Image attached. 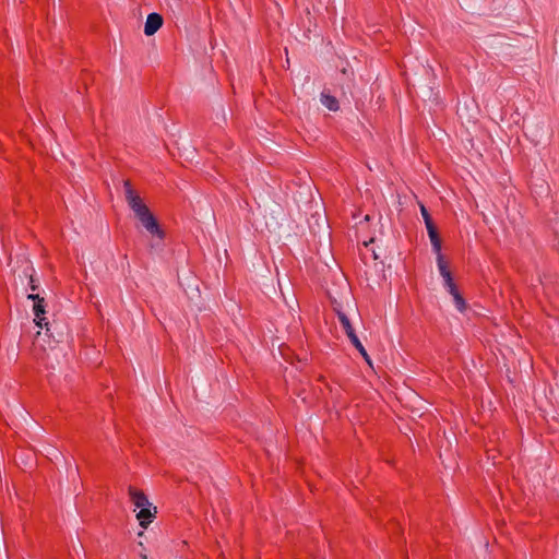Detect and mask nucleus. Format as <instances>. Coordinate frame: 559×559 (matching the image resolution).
Returning a JSON list of instances; mask_svg holds the SVG:
<instances>
[{
	"label": "nucleus",
	"instance_id": "obj_1",
	"mask_svg": "<svg viewBox=\"0 0 559 559\" xmlns=\"http://www.w3.org/2000/svg\"><path fill=\"white\" fill-rule=\"evenodd\" d=\"M123 187L126 201L133 211L135 217L141 222L147 233L163 240L165 238V231L160 228L157 218L143 202L142 198L132 188L131 181L124 180Z\"/></svg>",
	"mask_w": 559,
	"mask_h": 559
},
{
	"label": "nucleus",
	"instance_id": "obj_2",
	"mask_svg": "<svg viewBox=\"0 0 559 559\" xmlns=\"http://www.w3.org/2000/svg\"><path fill=\"white\" fill-rule=\"evenodd\" d=\"M438 269H439L440 275L443 277L444 287L453 296L455 307L461 312L464 311L466 309V302H465V299L463 298V296L460 294V292L454 283L452 273L449 269V265L448 264L440 265V267H438Z\"/></svg>",
	"mask_w": 559,
	"mask_h": 559
},
{
	"label": "nucleus",
	"instance_id": "obj_3",
	"mask_svg": "<svg viewBox=\"0 0 559 559\" xmlns=\"http://www.w3.org/2000/svg\"><path fill=\"white\" fill-rule=\"evenodd\" d=\"M337 318H338V321H340L344 332L346 333L347 337L349 338L350 343L353 344V346L360 353V355L365 358V360L370 365L371 364L370 357L367 354L360 340L356 335L355 330H354L348 317L344 312L337 310Z\"/></svg>",
	"mask_w": 559,
	"mask_h": 559
},
{
	"label": "nucleus",
	"instance_id": "obj_4",
	"mask_svg": "<svg viewBox=\"0 0 559 559\" xmlns=\"http://www.w3.org/2000/svg\"><path fill=\"white\" fill-rule=\"evenodd\" d=\"M426 228H427L428 236H429V239H430V242L432 246V250L437 254L438 267H440V265H447L448 262L445 261L444 255L441 252L442 241H441V238H440V235H439L436 224L435 223L427 224Z\"/></svg>",
	"mask_w": 559,
	"mask_h": 559
},
{
	"label": "nucleus",
	"instance_id": "obj_5",
	"mask_svg": "<svg viewBox=\"0 0 559 559\" xmlns=\"http://www.w3.org/2000/svg\"><path fill=\"white\" fill-rule=\"evenodd\" d=\"M28 299H32L34 301L33 305V312L35 314V322L39 328H46L47 331H49L48 322L46 320L45 313H46V301L45 298L40 297L38 294H29L27 296Z\"/></svg>",
	"mask_w": 559,
	"mask_h": 559
},
{
	"label": "nucleus",
	"instance_id": "obj_6",
	"mask_svg": "<svg viewBox=\"0 0 559 559\" xmlns=\"http://www.w3.org/2000/svg\"><path fill=\"white\" fill-rule=\"evenodd\" d=\"M164 20L163 16L158 13H150L146 17V22L144 25V34L146 36L154 35L162 26Z\"/></svg>",
	"mask_w": 559,
	"mask_h": 559
},
{
	"label": "nucleus",
	"instance_id": "obj_7",
	"mask_svg": "<svg viewBox=\"0 0 559 559\" xmlns=\"http://www.w3.org/2000/svg\"><path fill=\"white\" fill-rule=\"evenodd\" d=\"M128 491H129L130 500L136 508L152 506L151 502L148 501L146 495L142 490H139L135 487L130 486Z\"/></svg>",
	"mask_w": 559,
	"mask_h": 559
},
{
	"label": "nucleus",
	"instance_id": "obj_8",
	"mask_svg": "<svg viewBox=\"0 0 559 559\" xmlns=\"http://www.w3.org/2000/svg\"><path fill=\"white\" fill-rule=\"evenodd\" d=\"M139 509L140 511L138 512L136 518L140 522V525L143 528H146L157 513L156 507L153 508V511L151 510V507H142Z\"/></svg>",
	"mask_w": 559,
	"mask_h": 559
},
{
	"label": "nucleus",
	"instance_id": "obj_9",
	"mask_svg": "<svg viewBox=\"0 0 559 559\" xmlns=\"http://www.w3.org/2000/svg\"><path fill=\"white\" fill-rule=\"evenodd\" d=\"M321 103L329 110H332V111H336L340 108L338 100L336 99V97L326 92L321 93Z\"/></svg>",
	"mask_w": 559,
	"mask_h": 559
},
{
	"label": "nucleus",
	"instance_id": "obj_10",
	"mask_svg": "<svg viewBox=\"0 0 559 559\" xmlns=\"http://www.w3.org/2000/svg\"><path fill=\"white\" fill-rule=\"evenodd\" d=\"M420 213H421V216H423V218L425 221V225L433 223V221L431 218V215L429 214V212L426 209V206L423 205V204H420Z\"/></svg>",
	"mask_w": 559,
	"mask_h": 559
},
{
	"label": "nucleus",
	"instance_id": "obj_11",
	"mask_svg": "<svg viewBox=\"0 0 559 559\" xmlns=\"http://www.w3.org/2000/svg\"><path fill=\"white\" fill-rule=\"evenodd\" d=\"M38 284L36 283L33 273L29 274V288L32 292H35L38 289Z\"/></svg>",
	"mask_w": 559,
	"mask_h": 559
},
{
	"label": "nucleus",
	"instance_id": "obj_12",
	"mask_svg": "<svg viewBox=\"0 0 559 559\" xmlns=\"http://www.w3.org/2000/svg\"><path fill=\"white\" fill-rule=\"evenodd\" d=\"M373 241H374V240H373V238H371L369 241H365V242H364V246H365V247H368V246H369L370 243H372Z\"/></svg>",
	"mask_w": 559,
	"mask_h": 559
},
{
	"label": "nucleus",
	"instance_id": "obj_13",
	"mask_svg": "<svg viewBox=\"0 0 559 559\" xmlns=\"http://www.w3.org/2000/svg\"><path fill=\"white\" fill-rule=\"evenodd\" d=\"M372 254H373L374 260H377L379 258L374 251H372Z\"/></svg>",
	"mask_w": 559,
	"mask_h": 559
},
{
	"label": "nucleus",
	"instance_id": "obj_14",
	"mask_svg": "<svg viewBox=\"0 0 559 559\" xmlns=\"http://www.w3.org/2000/svg\"><path fill=\"white\" fill-rule=\"evenodd\" d=\"M143 559H147L146 556H143Z\"/></svg>",
	"mask_w": 559,
	"mask_h": 559
}]
</instances>
